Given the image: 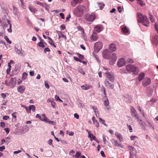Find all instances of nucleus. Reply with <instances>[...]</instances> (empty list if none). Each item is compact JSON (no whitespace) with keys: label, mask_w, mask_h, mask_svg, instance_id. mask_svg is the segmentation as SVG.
Segmentation results:
<instances>
[{"label":"nucleus","mask_w":158,"mask_h":158,"mask_svg":"<svg viewBox=\"0 0 158 158\" xmlns=\"http://www.w3.org/2000/svg\"><path fill=\"white\" fill-rule=\"evenodd\" d=\"M41 120L47 122L48 120L47 118V117L44 118L42 119L41 118Z\"/></svg>","instance_id":"nucleus-63"},{"label":"nucleus","mask_w":158,"mask_h":158,"mask_svg":"<svg viewBox=\"0 0 158 158\" xmlns=\"http://www.w3.org/2000/svg\"><path fill=\"white\" fill-rule=\"evenodd\" d=\"M93 122L94 124L97 127H99V124L97 120H94Z\"/></svg>","instance_id":"nucleus-41"},{"label":"nucleus","mask_w":158,"mask_h":158,"mask_svg":"<svg viewBox=\"0 0 158 158\" xmlns=\"http://www.w3.org/2000/svg\"><path fill=\"white\" fill-rule=\"evenodd\" d=\"M66 133L70 136H73L74 135V133L72 131H67Z\"/></svg>","instance_id":"nucleus-45"},{"label":"nucleus","mask_w":158,"mask_h":158,"mask_svg":"<svg viewBox=\"0 0 158 158\" xmlns=\"http://www.w3.org/2000/svg\"><path fill=\"white\" fill-rule=\"evenodd\" d=\"M138 3H139V4L142 6H143L144 5V2L142 0H140L138 2Z\"/></svg>","instance_id":"nucleus-51"},{"label":"nucleus","mask_w":158,"mask_h":158,"mask_svg":"<svg viewBox=\"0 0 158 158\" xmlns=\"http://www.w3.org/2000/svg\"><path fill=\"white\" fill-rule=\"evenodd\" d=\"M29 10L32 12H34V13H35L37 11V10L35 8H34L32 6H29Z\"/></svg>","instance_id":"nucleus-29"},{"label":"nucleus","mask_w":158,"mask_h":158,"mask_svg":"<svg viewBox=\"0 0 158 158\" xmlns=\"http://www.w3.org/2000/svg\"><path fill=\"white\" fill-rule=\"evenodd\" d=\"M103 141V144H105L106 143V138L104 135L102 136Z\"/></svg>","instance_id":"nucleus-54"},{"label":"nucleus","mask_w":158,"mask_h":158,"mask_svg":"<svg viewBox=\"0 0 158 158\" xmlns=\"http://www.w3.org/2000/svg\"><path fill=\"white\" fill-rule=\"evenodd\" d=\"M115 135L120 142H122L123 141V136L120 133L118 132H116L115 133Z\"/></svg>","instance_id":"nucleus-19"},{"label":"nucleus","mask_w":158,"mask_h":158,"mask_svg":"<svg viewBox=\"0 0 158 158\" xmlns=\"http://www.w3.org/2000/svg\"><path fill=\"white\" fill-rule=\"evenodd\" d=\"M73 58H74V59L75 60L77 61H80L81 62V61L80 60L79 58H78L74 56L73 57Z\"/></svg>","instance_id":"nucleus-60"},{"label":"nucleus","mask_w":158,"mask_h":158,"mask_svg":"<svg viewBox=\"0 0 158 158\" xmlns=\"http://www.w3.org/2000/svg\"><path fill=\"white\" fill-rule=\"evenodd\" d=\"M106 77L104 83L106 87L110 89H113L114 87V77L112 73L108 71L105 73Z\"/></svg>","instance_id":"nucleus-1"},{"label":"nucleus","mask_w":158,"mask_h":158,"mask_svg":"<svg viewBox=\"0 0 158 158\" xmlns=\"http://www.w3.org/2000/svg\"><path fill=\"white\" fill-rule=\"evenodd\" d=\"M131 114L133 117L135 118L138 120V121H139V123L140 124V122L142 121V119H141L140 117L137 114L136 110L133 107L131 108Z\"/></svg>","instance_id":"nucleus-7"},{"label":"nucleus","mask_w":158,"mask_h":158,"mask_svg":"<svg viewBox=\"0 0 158 158\" xmlns=\"http://www.w3.org/2000/svg\"><path fill=\"white\" fill-rule=\"evenodd\" d=\"M16 79L15 78H11L9 81V85L10 86L13 87L16 84Z\"/></svg>","instance_id":"nucleus-15"},{"label":"nucleus","mask_w":158,"mask_h":158,"mask_svg":"<svg viewBox=\"0 0 158 158\" xmlns=\"http://www.w3.org/2000/svg\"><path fill=\"white\" fill-rule=\"evenodd\" d=\"M150 21L152 22H154L155 21V19L154 17L151 15H150V17H149Z\"/></svg>","instance_id":"nucleus-46"},{"label":"nucleus","mask_w":158,"mask_h":158,"mask_svg":"<svg viewBox=\"0 0 158 158\" xmlns=\"http://www.w3.org/2000/svg\"><path fill=\"white\" fill-rule=\"evenodd\" d=\"M98 6L101 10H102L104 7L105 5L102 3H98Z\"/></svg>","instance_id":"nucleus-34"},{"label":"nucleus","mask_w":158,"mask_h":158,"mask_svg":"<svg viewBox=\"0 0 158 158\" xmlns=\"http://www.w3.org/2000/svg\"><path fill=\"white\" fill-rule=\"evenodd\" d=\"M126 61L124 58H121L118 61L117 66L119 67H122L125 65Z\"/></svg>","instance_id":"nucleus-12"},{"label":"nucleus","mask_w":158,"mask_h":158,"mask_svg":"<svg viewBox=\"0 0 158 158\" xmlns=\"http://www.w3.org/2000/svg\"><path fill=\"white\" fill-rule=\"evenodd\" d=\"M137 15L138 22L142 23L143 25L146 27H149L150 24L147 17L145 15H143L140 13H138Z\"/></svg>","instance_id":"nucleus-2"},{"label":"nucleus","mask_w":158,"mask_h":158,"mask_svg":"<svg viewBox=\"0 0 158 158\" xmlns=\"http://www.w3.org/2000/svg\"><path fill=\"white\" fill-rule=\"evenodd\" d=\"M85 19L89 22H92L96 18V16L95 14L93 13L91 14H87L85 16Z\"/></svg>","instance_id":"nucleus-6"},{"label":"nucleus","mask_w":158,"mask_h":158,"mask_svg":"<svg viewBox=\"0 0 158 158\" xmlns=\"http://www.w3.org/2000/svg\"><path fill=\"white\" fill-rule=\"evenodd\" d=\"M52 139H50L48 141V143L49 145H52L53 147H54V146L52 145Z\"/></svg>","instance_id":"nucleus-43"},{"label":"nucleus","mask_w":158,"mask_h":158,"mask_svg":"<svg viewBox=\"0 0 158 158\" xmlns=\"http://www.w3.org/2000/svg\"><path fill=\"white\" fill-rule=\"evenodd\" d=\"M103 28L101 25H98L94 27V31L98 33H99L103 30Z\"/></svg>","instance_id":"nucleus-13"},{"label":"nucleus","mask_w":158,"mask_h":158,"mask_svg":"<svg viewBox=\"0 0 158 158\" xmlns=\"http://www.w3.org/2000/svg\"><path fill=\"white\" fill-rule=\"evenodd\" d=\"M81 88L83 90H88L90 88V86L86 84H85L81 86Z\"/></svg>","instance_id":"nucleus-27"},{"label":"nucleus","mask_w":158,"mask_h":158,"mask_svg":"<svg viewBox=\"0 0 158 158\" xmlns=\"http://www.w3.org/2000/svg\"><path fill=\"white\" fill-rule=\"evenodd\" d=\"M78 71L79 73L82 74L83 76H84L85 74V72L83 71L82 69H79L78 70Z\"/></svg>","instance_id":"nucleus-35"},{"label":"nucleus","mask_w":158,"mask_h":158,"mask_svg":"<svg viewBox=\"0 0 158 158\" xmlns=\"http://www.w3.org/2000/svg\"><path fill=\"white\" fill-rule=\"evenodd\" d=\"M109 104V100L107 99L106 100H105L104 101V105L106 106H108Z\"/></svg>","instance_id":"nucleus-44"},{"label":"nucleus","mask_w":158,"mask_h":158,"mask_svg":"<svg viewBox=\"0 0 158 158\" xmlns=\"http://www.w3.org/2000/svg\"><path fill=\"white\" fill-rule=\"evenodd\" d=\"M126 70L129 73L132 72L134 74L137 75L139 72L138 68L133 65L129 64L126 66Z\"/></svg>","instance_id":"nucleus-3"},{"label":"nucleus","mask_w":158,"mask_h":158,"mask_svg":"<svg viewBox=\"0 0 158 158\" xmlns=\"http://www.w3.org/2000/svg\"><path fill=\"white\" fill-rule=\"evenodd\" d=\"M117 60L116 55L115 53H113L111 56L109 63L111 65H113Z\"/></svg>","instance_id":"nucleus-10"},{"label":"nucleus","mask_w":158,"mask_h":158,"mask_svg":"<svg viewBox=\"0 0 158 158\" xmlns=\"http://www.w3.org/2000/svg\"><path fill=\"white\" fill-rule=\"evenodd\" d=\"M57 32L58 34L59 39L60 38H64L65 40L66 39V36L64 35L61 32L57 31Z\"/></svg>","instance_id":"nucleus-23"},{"label":"nucleus","mask_w":158,"mask_h":158,"mask_svg":"<svg viewBox=\"0 0 158 158\" xmlns=\"http://www.w3.org/2000/svg\"><path fill=\"white\" fill-rule=\"evenodd\" d=\"M127 126L130 132H132L133 131V130L131 126L130 125H128V124H127Z\"/></svg>","instance_id":"nucleus-50"},{"label":"nucleus","mask_w":158,"mask_h":158,"mask_svg":"<svg viewBox=\"0 0 158 158\" xmlns=\"http://www.w3.org/2000/svg\"><path fill=\"white\" fill-rule=\"evenodd\" d=\"M99 122L102 124L104 125L105 126H106V125L105 124V121L104 120L102 119L101 118H99Z\"/></svg>","instance_id":"nucleus-37"},{"label":"nucleus","mask_w":158,"mask_h":158,"mask_svg":"<svg viewBox=\"0 0 158 158\" xmlns=\"http://www.w3.org/2000/svg\"><path fill=\"white\" fill-rule=\"evenodd\" d=\"M50 51V49L48 48H45L44 50V53H46L47 52H49Z\"/></svg>","instance_id":"nucleus-52"},{"label":"nucleus","mask_w":158,"mask_h":158,"mask_svg":"<svg viewBox=\"0 0 158 158\" xmlns=\"http://www.w3.org/2000/svg\"><path fill=\"white\" fill-rule=\"evenodd\" d=\"M44 85L45 87L47 89H48L49 88V86L48 85V84L47 82L46 81H44Z\"/></svg>","instance_id":"nucleus-47"},{"label":"nucleus","mask_w":158,"mask_h":158,"mask_svg":"<svg viewBox=\"0 0 158 158\" xmlns=\"http://www.w3.org/2000/svg\"><path fill=\"white\" fill-rule=\"evenodd\" d=\"M137 138H138V137L135 135H132L130 137V139L131 140H134L135 139Z\"/></svg>","instance_id":"nucleus-48"},{"label":"nucleus","mask_w":158,"mask_h":158,"mask_svg":"<svg viewBox=\"0 0 158 158\" xmlns=\"http://www.w3.org/2000/svg\"><path fill=\"white\" fill-rule=\"evenodd\" d=\"M60 16L61 17L62 19H64V14L63 13H60Z\"/></svg>","instance_id":"nucleus-64"},{"label":"nucleus","mask_w":158,"mask_h":158,"mask_svg":"<svg viewBox=\"0 0 158 158\" xmlns=\"http://www.w3.org/2000/svg\"><path fill=\"white\" fill-rule=\"evenodd\" d=\"M21 65L20 64L18 63L15 65V68L12 71V74L15 75L17 74L21 69Z\"/></svg>","instance_id":"nucleus-8"},{"label":"nucleus","mask_w":158,"mask_h":158,"mask_svg":"<svg viewBox=\"0 0 158 158\" xmlns=\"http://www.w3.org/2000/svg\"><path fill=\"white\" fill-rule=\"evenodd\" d=\"M4 39L6 40V42L8 43L9 44H11V41L9 40L8 37L7 36H4Z\"/></svg>","instance_id":"nucleus-39"},{"label":"nucleus","mask_w":158,"mask_h":158,"mask_svg":"<svg viewBox=\"0 0 158 158\" xmlns=\"http://www.w3.org/2000/svg\"><path fill=\"white\" fill-rule=\"evenodd\" d=\"M147 125L148 126V127H150L151 128H153V127L152 126V125L151 123L149 122H147Z\"/></svg>","instance_id":"nucleus-49"},{"label":"nucleus","mask_w":158,"mask_h":158,"mask_svg":"<svg viewBox=\"0 0 158 158\" xmlns=\"http://www.w3.org/2000/svg\"><path fill=\"white\" fill-rule=\"evenodd\" d=\"M27 73L26 72H24L23 73V75L22 77V79L24 80H25L27 77Z\"/></svg>","instance_id":"nucleus-33"},{"label":"nucleus","mask_w":158,"mask_h":158,"mask_svg":"<svg viewBox=\"0 0 158 158\" xmlns=\"http://www.w3.org/2000/svg\"><path fill=\"white\" fill-rule=\"evenodd\" d=\"M55 98L57 101L60 102H63L59 98V97L57 95L55 96Z\"/></svg>","instance_id":"nucleus-36"},{"label":"nucleus","mask_w":158,"mask_h":158,"mask_svg":"<svg viewBox=\"0 0 158 158\" xmlns=\"http://www.w3.org/2000/svg\"><path fill=\"white\" fill-rule=\"evenodd\" d=\"M108 50L111 52L115 51L117 50L116 45L114 43H111L108 46Z\"/></svg>","instance_id":"nucleus-11"},{"label":"nucleus","mask_w":158,"mask_h":158,"mask_svg":"<svg viewBox=\"0 0 158 158\" xmlns=\"http://www.w3.org/2000/svg\"><path fill=\"white\" fill-rule=\"evenodd\" d=\"M25 89V87L24 86H20L17 88V90L18 92H20L21 94L23 93Z\"/></svg>","instance_id":"nucleus-20"},{"label":"nucleus","mask_w":158,"mask_h":158,"mask_svg":"<svg viewBox=\"0 0 158 158\" xmlns=\"http://www.w3.org/2000/svg\"><path fill=\"white\" fill-rule=\"evenodd\" d=\"M9 118V117L8 116H5L3 117V119L5 120H7Z\"/></svg>","instance_id":"nucleus-58"},{"label":"nucleus","mask_w":158,"mask_h":158,"mask_svg":"<svg viewBox=\"0 0 158 158\" xmlns=\"http://www.w3.org/2000/svg\"><path fill=\"white\" fill-rule=\"evenodd\" d=\"M35 3L39 5L42 6H43V4L41 2L39 1H36L35 2Z\"/></svg>","instance_id":"nucleus-57"},{"label":"nucleus","mask_w":158,"mask_h":158,"mask_svg":"<svg viewBox=\"0 0 158 158\" xmlns=\"http://www.w3.org/2000/svg\"><path fill=\"white\" fill-rule=\"evenodd\" d=\"M90 107L92 108L93 109L95 113H98V110L97 107L96 106H93L91 105Z\"/></svg>","instance_id":"nucleus-32"},{"label":"nucleus","mask_w":158,"mask_h":158,"mask_svg":"<svg viewBox=\"0 0 158 158\" xmlns=\"http://www.w3.org/2000/svg\"><path fill=\"white\" fill-rule=\"evenodd\" d=\"M4 130L6 131L7 134H8L9 132V129L8 128H6L4 129Z\"/></svg>","instance_id":"nucleus-59"},{"label":"nucleus","mask_w":158,"mask_h":158,"mask_svg":"<svg viewBox=\"0 0 158 158\" xmlns=\"http://www.w3.org/2000/svg\"><path fill=\"white\" fill-rule=\"evenodd\" d=\"M110 141L113 144H114V146H119L122 148H123L122 146V144L118 143L117 140L112 139H111Z\"/></svg>","instance_id":"nucleus-16"},{"label":"nucleus","mask_w":158,"mask_h":158,"mask_svg":"<svg viewBox=\"0 0 158 158\" xmlns=\"http://www.w3.org/2000/svg\"><path fill=\"white\" fill-rule=\"evenodd\" d=\"M80 154H81L80 152H77L75 155V157L76 158L79 157L80 156Z\"/></svg>","instance_id":"nucleus-53"},{"label":"nucleus","mask_w":158,"mask_h":158,"mask_svg":"<svg viewBox=\"0 0 158 158\" xmlns=\"http://www.w3.org/2000/svg\"><path fill=\"white\" fill-rule=\"evenodd\" d=\"M127 61L128 63H132L134 62L133 60L132 59H130V58L128 59L127 60Z\"/></svg>","instance_id":"nucleus-55"},{"label":"nucleus","mask_w":158,"mask_h":158,"mask_svg":"<svg viewBox=\"0 0 158 158\" xmlns=\"http://www.w3.org/2000/svg\"><path fill=\"white\" fill-rule=\"evenodd\" d=\"M146 138V139H148V140H151V137L149 136L148 135H147L145 136Z\"/></svg>","instance_id":"nucleus-56"},{"label":"nucleus","mask_w":158,"mask_h":158,"mask_svg":"<svg viewBox=\"0 0 158 158\" xmlns=\"http://www.w3.org/2000/svg\"><path fill=\"white\" fill-rule=\"evenodd\" d=\"M55 103L54 102V100L52 102H51V105L54 108H55Z\"/></svg>","instance_id":"nucleus-61"},{"label":"nucleus","mask_w":158,"mask_h":158,"mask_svg":"<svg viewBox=\"0 0 158 158\" xmlns=\"http://www.w3.org/2000/svg\"><path fill=\"white\" fill-rule=\"evenodd\" d=\"M25 109L27 112L29 113L31 110H32V111L34 112L35 110V107L34 105H31L29 106L28 110V108L27 107H25Z\"/></svg>","instance_id":"nucleus-17"},{"label":"nucleus","mask_w":158,"mask_h":158,"mask_svg":"<svg viewBox=\"0 0 158 158\" xmlns=\"http://www.w3.org/2000/svg\"><path fill=\"white\" fill-rule=\"evenodd\" d=\"M111 52L109 51L108 49H104L102 52V56L103 57L104 59H108L110 58Z\"/></svg>","instance_id":"nucleus-9"},{"label":"nucleus","mask_w":158,"mask_h":158,"mask_svg":"<svg viewBox=\"0 0 158 158\" xmlns=\"http://www.w3.org/2000/svg\"><path fill=\"white\" fill-rule=\"evenodd\" d=\"M0 126L4 128L5 127V123L4 122H1L0 123Z\"/></svg>","instance_id":"nucleus-62"},{"label":"nucleus","mask_w":158,"mask_h":158,"mask_svg":"<svg viewBox=\"0 0 158 158\" xmlns=\"http://www.w3.org/2000/svg\"><path fill=\"white\" fill-rule=\"evenodd\" d=\"M13 13L15 15H16L17 13L16 8L14 5L13 6Z\"/></svg>","instance_id":"nucleus-40"},{"label":"nucleus","mask_w":158,"mask_h":158,"mask_svg":"<svg viewBox=\"0 0 158 158\" xmlns=\"http://www.w3.org/2000/svg\"><path fill=\"white\" fill-rule=\"evenodd\" d=\"M7 22L9 24V28L7 29V31L9 32H12V29H11V24L10 23V21L8 20Z\"/></svg>","instance_id":"nucleus-30"},{"label":"nucleus","mask_w":158,"mask_h":158,"mask_svg":"<svg viewBox=\"0 0 158 158\" xmlns=\"http://www.w3.org/2000/svg\"><path fill=\"white\" fill-rule=\"evenodd\" d=\"M8 68L6 69V73L7 74H9L10 72L11 69V65H8Z\"/></svg>","instance_id":"nucleus-38"},{"label":"nucleus","mask_w":158,"mask_h":158,"mask_svg":"<svg viewBox=\"0 0 158 158\" xmlns=\"http://www.w3.org/2000/svg\"><path fill=\"white\" fill-rule=\"evenodd\" d=\"M123 32L125 34L128 33L129 32V29L126 26H124L122 28Z\"/></svg>","instance_id":"nucleus-24"},{"label":"nucleus","mask_w":158,"mask_h":158,"mask_svg":"<svg viewBox=\"0 0 158 158\" xmlns=\"http://www.w3.org/2000/svg\"><path fill=\"white\" fill-rule=\"evenodd\" d=\"M124 100L129 102H131L132 101V99L131 96L128 95H126L124 96Z\"/></svg>","instance_id":"nucleus-21"},{"label":"nucleus","mask_w":158,"mask_h":158,"mask_svg":"<svg viewBox=\"0 0 158 158\" xmlns=\"http://www.w3.org/2000/svg\"><path fill=\"white\" fill-rule=\"evenodd\" d=\"M151 82V80L149 78H144L143 81V85L144 86H146L149 85Z\"/></svg>","instance_id":"nucleus-14"},{"label":"nucleus","mask_w":158,"mask_h":158,"mask_svg":"<svg viewBox=\"0 0 158 158\" xmlns=\"http://www.w3.org/2000/svg\"><path fill=\"white\" fill-rule=\"evenodd\" d=\"M98 38V35L95 32H94L90 37L91 39L94 41H96Z\"/></svg>","instance_id":"nucleus-18"},{"label":"nucleus","mask_w":158,"mask_h":158,"mask_svg":"<svg viewBox=\"0 0 158 158\" xmlns=\"http://www.w3.org/2000/svg\"><path fill=\"white\" fill-rule=\"evenodd\" d=\"M128 149L130 150V155L132 156L133 154H134V152L135 151V149L132 146H128Z\"/></svg>","instance_id":"nucleus-22"},{"label":"nucleus","mask_w":158,"mask_h":158,"mask_svg":"<svg viewBox=\"0 0 158 158\" xmlns=\"http://www.w3.org/2000/svg\"><path fill=\"white\" fill-rule=\"evenodd\" d=\"M102 42L100 41H98L95 43L94 49L96 52L98 53L102 48Z\"/></svg>","instance_id":"nucleus-5"},{"label":"nucleus","mask_w":158,"mask_h":158,"mask_svg":"<svg viewBox=\"0 0 158 158\" xmlns=\"http://www.w3.org/2000/svg\"><path fill=\"white\" fill-rule=\"evenodd\" d=\"M144 77V74L142 73H140L138 75V78L139 81H141Z\"/></svg>","instance_id":"nucleus-26"},{"label":"nucleus","mask_w":158,"mask_h":158,"mask_svg":"<svg viewBox=\"0 0 158 158\" xmlns=\"http://www.w3.org/2000/svg\"><path fill=\"white\" fill-rule=\"evenodd\" d=\"M43 40L42 39L40 40V42H39L38 44L40 47L44 48V45L43 43Z\"/></svg>","instance_id":"nucleus-31"},{"label":"nucleus","mask_w":158,"mask_h":158,"mask_svg":"<svg viewBox=\"0 0 158 158\" xmlns=\"http://www.w3.org/2000/svg\"><path fill=\"white\" fill-rule=\"evenodd\" d=\"M15 50L16 52L18 54L21 53V51L22 50V48L20 47H19V48H17L16 46H15Z\"/></svg>","instance_id":"nucleus-28"},{"label":"nucleus","mask_w":158,"mask_h":158,"mask_svg":"<svg viewBox=\"0 0 158 158\" xmlns=\"http://www.w3.org/2000/svg\"><path fill=\"white\" fill-rule=\"evenodd\" d=\"M77 4V2H76V0H73L71 2V5L73 7L75 6Z\"/></svg>","instance_id":"nucleus-42"},{"label":"nucleus","mask_w":158,"mask_h":158,"mask_svg":"<svg viewBox=\"0 0 158 158\" xmlns=\"http://www.w3.org/2000/svg\"><path fill=\"white\" fill-rule=\"evenodd\" d=\"M86 11V9L85 6L82 5H79L75 9L74 11V13L77 15L78 12L82 13Z\"/></svg>","instance_id":"nucleus-4"},{"label":"nucleus","mask_w":158,"mask_h":158,"mask_svg":"<svg viewBox=\"0 0 158 158\" xmlns=\"http://www.w3.org/2000/svg\"><path fill=\"white\" fill-rule=\"evenodd\" d=\"M5 34L4 29L3 27L0 25V36H3Z\"/></svg>","instance_id":"nucleus-25"}]
</instances>
